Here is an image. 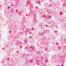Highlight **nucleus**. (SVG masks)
<instances>
[{
	"instance_id": "5",
	"label": "nucleus",
	"mask_w": 66,
	"mask_h": 66,
	"mask_svg": "<svg viewBox=\"0 0 66 66\" xmlns=\"http://www.w3.org/2000/svg\"><path fill=\"white\" fill-rule=\"evenodd\" d=\"M49 18H51V16H49Z\"/></svg>"
},
{
	"instance_id": "4",
	"label": "nucleus",
	"mask_w": 66,
	"mask_h": 66,
	"mask_svg": "<svg viewBox=\"0 0 66 66\" xmlns=\"http://www.w3.org/2000/svg\"><path fill=\"white\" fill-rule=\"evenodd\" d=\"M61 66H64V65L63 64H62L61 65Z\"/></svg>"
},
{
	"instance_id": "8",
	"label": "nucleus",
	"mask_w": 66,
	"mask_h": 66,
	"mask_svg": "<svg viewBox=\"0 0 66 66\" xmlns=\"http://www.w3.org/2000/svg\"><path fill=\"white\" fill-rule=\"evenodd\" d=\"M26 44V43H25V44Z\"/></svg>"
},
{
	"instance_id": "7",
	"label": "nucleus",
	"mask_w": 66,
	"mask_h": 66,
	"mask_svg": "<svg viewBox=\"0 0 66 66\" xmlns=\"http://www.w3.org/2000/svg\"><path fill=\"white\" fill-rule=\"evenodd\" d=\"M32 50H33V49H32Z\"/></svg>"
},
{
	"instance_id": "2",
	"label": "nucleus",
	"mask_w": 66,
	"mask_h": 66,
	"mask_svg": "<svg viewBox=\"0 0 66 66\" xmlns=\"http://www.w3.org/2000/svg\"><path fill=\"white\" fill-rule=\"evenodd\" d=\"M25 43H27V40H25Z\"/></svg>"
},
{
	"instance_id": "6",
	"label": "nucleus",
	"mask_w": 66,
	"mask_h": 66,
	"mask_svg": "<svg viewBox=\"0 0 66 66\" xmlns=\"http://www.w3.org/2000/svg\"><path fill=\"white\" fill-rule=\"evenodd\" d=\"M25 49H27V48H25Z\"/></svg>"
},
{
	"instance_id": "1",
	"label": "nucleus",
	"mask_w": 66,
	"mask_h": 66,
	"mask_svg": "<svg viewBox=\"0 0 66 66\" xmlns=\"http://www.w3.org/2000/svg\"><path fill=\"white\" fill-rule=\"evenodd\" d=\"M11 12H12V13H13L14 12V10H13V9H11Z\"/></svg>"
},
{
	"instance_id": "3",
	"label": "nucleus",
	"mask_w": 66,
	"mask_h": 66,
	"mask_svg": "<svg viewBox=\"0 0 66 66\" xmlns=\"http://www.w3.org/2000/svg\"><path fill=\"white\" fill-rule=\"evenodd\" d=\"M36 62H38V60H37L36 61Z\"/></svg>"
}]
</instances>
